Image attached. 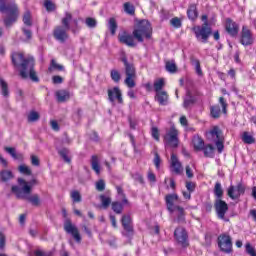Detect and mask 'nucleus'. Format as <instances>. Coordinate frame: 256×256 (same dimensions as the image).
I'll return each instance as SVG.
<instances>
[{
    "mask_svg": "<svg viewBox=\"0 0 256 256\" xmlns=\"http://www.w3.org/2000/svg\"><path fill=\"white\" fill-rule=\"evenodd\" d=\"M144 37L145 39H151V37H153V26H151L149 20H140L136 24L132 34L127 31L119 33L118 41L127 47H137L135 39L138 43H143V41H145Z\"/></svg>",
    "mask_w": 256,
    "mask_h": 256,
    "instance_id": "obj_1",
    "label": "nucleus"
},
{
    "mask_svg": "<svg viewBox=\"0 0 256 256\" xmlns=\"http://www.w3.org/2000/svg\"><path fill=\"white\" fill-rule=\"evenodd\" d=\"M73 21V27H71V22ZM62 25H57L54 27L52 35L56 41L59 43H66L69 40V31L74 35L79 33V20H73V14L71 12H65V16L61 19Z\"/></svg>",
    "mask_w": 256,
    "mask_h": 256,
    "instance_id": "obj_2",
    "label": "nucleus"
},
{
    "mask_svg": "<svg viewBox=\"0 0 256 256\" xmlns=\"http://www.w3.org/2000/svg\"><path fill=\"white\" fill-rule=\"evenodd\" d=\"M0 13L6 15L3 19L5 27H12L19 19V6L15 0H0Z\"/></svg>",
    "mask_w": 256,
    "mask_h": 256,
    "instance_id": "obj_3",
    "label": "nucleus"
},
{
    "mask_svg": "<svg viewBox=\"0 0 256 256\" xmlns=\"http://www.w3.org/2000/svg\"><path fill=\"white\" fill-rule=\"evenodd\" d=\"M17 185L11 187V192L16 196V199H27V195H31L34 185H38L37 179H32L29 182L23 178L17 179Z\"/></svg>",
    "mask_w": 256,
    "mask_h": 256,
    "instance_id": "obj_4",
    "label": "nucleus"
},
{
    "mask_svg": "<svg viewBox=\"0 0 256 256\" xmlns=\"http://www.w3.org/2000/svg\"><path fill=\"white\" fill-rule=\"evenodd\" d=\"M175 203H179V195H177V193L167 194L165 196V204L167 211H169V213H175V211H177V223H186L185 208L179 205H175Z\"/></svg>",
    "mask_w": 256,
    "mask_h": 256,
    "instance_id": "obj_5",
    "label": "nucleus"
},
{
    "mask_svg": "<svg viewBox=\"0 0 256 256\" xmlns=\"http://www.w3.org/2000/svg\"><path fill=\"white\" fill-rule=\"evenodd\" d=\"M120 61H122L124 65V73L126 76L124 83L128 89H133L137 85L135 82V79H137V69L135 68V64L129 62L125 53H123Z\"/></svg>",
    "mask_w": 256,
    "mask_h": 256,
    "instance_id": "obj_6",
    "label": "nucleus"
},
{
    "mask_svg": "<svg viewBox=\"0 0 256 256\" xmlns=\"http://www.w3.org/2000/svg\"><path fill=\"white\" fill-rule=\"evenodd\" d=\"M12 63L14 67H20V77L22 79H28L29 74H27V66L29 63L35 61L32 57L25 58L23 53L14 52L11 55Z\"/></svg>",
    "mask_w": 256,
    "mask_h": 256,
    "instance_id": "obj_7",
    "label": "nucleus"
},
{
    "mask_svg": "<svg viewBox=\"0 0 256 256\" xmlns=\"http://www.w3.org/2000/svg\"><path fill=\"white\" fill-rule=\"evenodd\" d=\"M206 138L215 143L218 153H223V149H225V137L223 136V130L219 126H213L212 129L207 131Z\"/></svg>",
    "mask_w": 256,
    "mask_h": 256,
    "instance_id": "obj_8",
    "label": "nucleus"
},
{
    "mask_svg": "<svg viewBox=\"0 0 256 256\" xmlns=\"http://www.w3.org/2000/svg\"><path fill=\"white\" fill-rule=\"evenodd\" d=\"M192 33H194L197 41L208 43L209 38L213 35V28L207 24L195 25L192 27Z\"/></svg>",
    "mask_w": 256,
    "mask_h": 256,
    "instance_id": "obj_9",
    "label": "nucleus"
},
{
    "mask_svg": "<svg viewBox=\"0 0 256 256\" xmlns=\"http://www.w3.org/2000/svg\"><path fill=\"white\" fill-rule=\"evenodd\" d=\"M219 250L226 255L233 253V238L229 233H222L217 238Z\"/></svg>",
    "mask_w": 256,
    "mask_h": 256,
    "instance_id": "obj_10",
    "label": "nucleus"
},
{
    "mask_svg": "<svg viewBox=\"0 0 256 256\" xmlns=\"http://www.w3.org/2000/svg\"><path fill=\"white\" fill-rule=\"evenodd\" d=\"M239 43L243 47H251L253 43H255V35H253V31L250 30L249 26L243 25L240 36H239Z\"/></svg>",
    "mask_w": 256,
    "mask_h": 256,
    "instance_id": "obj_11",
    "label": "nucleus"
},
{
    "mask_svg": "<svg viewBox=\"0 0 256 256\" xmlns=\"http://www.w3.org/2000/svg\"><path fill=\"white\" fill-rule=\"evenodd\" d=\"M174 239L183 249H187V247H189V233H187L185 227L178 226L174 230Z\"/></svg>",
    "mask_w": 256,
    "mask_h": 256,
    "instance_id": "obj_12",
    "label": "nucleus"
},
{
    "mask_svg": "<svg viewBox=\"0 0 256 256\" xmlns=\"http://www.w3.org/2000/svg\"><path fill=\"white\" fill-rule=\"evenodd\" d=\"M164 143L172 149L179 147V130L175 126H171L169 131L164 135Z\"/></svg>",
    "mask_w": 256,
    "mask_h": 256,
    "instance_id": "obj_13",
    "label": "nucleus"
},
{
    "mask_svg": "<svg viewBox=\"0 0 256 256\" xmlns=\"http://www.w3.org/2000/svg\"><path fill=\"white\" fill-rule=\"evenodd\" d=\"M120 223L122 225V228L124 229V232H122V235L124 237L131 238L133 237V235H135V227L133 226V218L131 217V215H122Z\"/></svg>",
    "mask_w": 256,
    "mask_h": 256,
    "instance_id": "obj_14",
    "label": "nucleus"
},
{
    "mask_svg": "<svg viewBox=\"0 0 256 256\" xmlns=\"http://www.w3.org/2000/svg\"><path fill=\"white\" fill-rule=\"evenodd\" d=\"M64 231L68 233V235H71L76 241V243H81L82 238H81V233L79 232V228L73 224L71 219H66L64 222Z\"/></svg>",
    "mask_w": 256,
    "mask_h": 256,
    "instance_id": "obj_15",
    "label": "nucleus"
},
{
    "mask_svg": "<svg viewBox=\"0 0 256 256\" xmlns=\"http://www.w3.org/2000/svg\"><path fill=\"white\" fill-rule=\"evenodd\" d=\"M224 29L229 37L235 38L239 36V23L235 22L232 18L225 19Z\"/></svg>",
    "mask_w": 256,
    "mask_h": 256,
    "instance_id": "obj_16",
    "label": "nucleus"
},
{
    "mask_svg": "<svg viewBox=\"0 0 256 256\" xmlns=\"http://www.w3.org/2000/svg\"><path fill=\"white\" fill-rule=\"evenodd\" d=\"M107 93H108L109 103H111L112 105H115V102L117 101L119 105H123L124 100H123V92L121 91V88H119L118 86H115L111 89H108Z\"/></svg>",
    "mask_w": 256,
    "mask_h": 256,
    "instance_id": "obj_17",
    "label": "nucleus"
},
{
    "mask_svg": "<svg viewBox=\"0 0 256 256\" xmlns=\"http://www.w3.org/2000/svg\"><path fill=\"white\" fill-rule=\"evenodd\" d=\"M214 209L218 219L225 220V215H227V211H229V204L223 199H215Z\"/></svg>",
    "mask_w": 256,
    "mask_h": 256,
    "instance_id": "obj_18",
    "label": "nucleus"
},
{
    "mask_svg": "<svg viewBox=\"0 0 256 256\" xmlns=\"http://www.w3.org/2000/svg\"><path fill=\"white\" fill-rule=\"evenodd\" d=\"M170 169L171 173H174V175H182L183 173V164H181L177 155L173 153L170 157Z\"/></svg>",
    "mask_w": 256,
    "mask_h": 256,
    "instance_id": "obj_19",
    "label": "nucleus"
},
{
    "mask_svg": "<svg viewBox=\"0 0 256 256\" xmlns=\"http://www.w3.org/2000/svg\"><path fill=\"white\" fill-rule=\"evenodd\" d=\"M227 194L230 199H239L241 195H245V186L242 183H238L236 186V191L235 186H230Z\"/></svg>",
    "mask_w": 256,
    "mask_h": 256,
    "instance_id": "obj_20",
    "label": "nucleus"
},
{
    "mask_svg": "<svg viewBox=\"0 0 256 256\" xmlns=\"http://www.w3.org/2000/svg\"><path fill=\"white\" fill-rule=\"evenodd\" d=\"M125 205L129 206V199L124 198L121 202L113 201L111 203V209L116 215H121L123 213V209H125Z\"/></svg>",
    "mask_w": 256,
    "mask_h": 256,
    "instance_id": "obj_21",
    "label": "nucleus"
},
{
    "mask_svg": "<svg viewBox=\"0 0 256 256\" xmlns=\"http://www.w3.org/2000/svg\"><path fill=\"white\" fill-rule=\"evenodd\" d=\"M186 13L190 21H197V19L199 18V10L197 9V4H189Z\"/></svg>",
    "mask_w": 256,
    "mask_h": 256,
    "instance_id": "obj_22",
    "label": "nucleus"
},
{
    "mask_svg": "<svg viewBox=\"0 0 256 256\" xmlns=\"http://www.w3.org/2000/svg\"><path fill=\"white\" fill-rule=\"evenodd\" d=\"M195 103H197V98L193 96L191 91H187L182 106L184 107V109H191V107H193Z\"/></svg>",
    "mask_w": 256,
    "mask_h": 256,
    "instance_id": "obj_23",
    "label": "nucleus"
},
{
    "mask_svg": "<svg viewBox=\"0 0 256 256\" xmlns=\"http://www.w3.org/2000/svg\"><path fill=\"white\" fill-rule=\"evenodd\" d=\"M192 145L194 147V151H203V148L205 147V140L198 134L194 135L192 138Z\"/></svg>",
    "mask_w": 256,
    "mask_h": 256,
    "instance_id": "obj_24",
    "label": "nucleus"
},
{
    "mask_svg": "<svg viewBox=\"0 0 256 256\" xmlns=\"http://www.w3.org/2000/svg\"><path fill=\"white\" fill-rule=\"evenodd\" d=\"M27 75H29L31 81H34V83H39V77L35 71V60L29 62V65L27 66Z\"/></svg>",
    "mask_w": 256,
    "mask_h": 256,
    "instance_id": "obj_25",
    "label": "nucleus"
},
{
    "mask_svg": "<svg viewBox=\"0 0 256 256\" xmlns=\"http://www.w3.org/2000/svg\"><path fill=\"white\" fill-rule=\"evenodd\" d=\"M56 98L58 103H65L71 99V93L68 90H58L56 92Z\"/></svg>",
    "mask_w": 256,
    "mask_h": 256,
    "instance_id": "obj_26",
    "label": "nucleus"
},
{
    "mask_svg": "<svg viewBox=\"0 0 256 256\" xmlns=\"http://www.w3.org/2000/svg\"><path fill=\"white\" fill-rule=\"evenodd\" d=\"M201 151H203L204 157L208 159H213V157H215V148L213 147V144H205Z\"/></svg>",
    "mask_w": 256,
    "mask_h": 256,
    "instance_id": "obj_27",
    "label": "nucleus"
},
{
    "mask_svg": "<svg viewBox=\"0 0 256 256\" xmlns=\"http://www.w3.org/2000/svg\"><path fill=\"white\" fill-rule=\"evenodd\" d=\"M156 101L159 105L165 106L169 101V95L165 91L156 92Z\"/></svg>",
    "mask_w": 256,
    "mask_h": 256,
    "instance_id": "obj_28",
    "label": "nucleus"
},
{
    "mask_svg": "<svg viewBox=\"0 0 256 256\" xmlns=\"http://www.w3.org/2000/svg\"><path fill=\"white\" fill-rule=\"evenodd\" d=\"M91 167L96 175H101V165H99V156L92 155L91 157Z\"/></svg>",
    "mask_w": 256,
    "mask_h": 256,
    "instance_id": "obj_29",
    "label": "nucleus"
},
{
    "mask_svg": "<svg viewBox=\"0 0 256 256\" xmlns=\"http://www.w3.org/2000/svg\"><path fill=\"white\" fill-rule=\"evenodd\" d=\"M6 153H9L11 157H13L16 161H23V154L22 153H17L15 151V148L13 147H5L4 148Z\"/></svg>",
    "mask_w": 256,
    "mask_h": 256,
    "instance_id": "obj_30",
    "label": "nucleus"
},
{
    "mask_svg": "<svg viewBox=\"0 0 256 256\" xmlns=\"http://www.w3.org/2000/svg\"><path fill=\"white\" fill-rule=\"evenodd\" d=\"M17 199H26V201H29L34 207H39L41 205V198L38 194H34L32 196H27L26 198H17Z\"/></svg>",
    "mask_w": 256,
    "mask_h": 256,
    "instance_id": "obj_31",
    "label": "nucleus"
},
{
    "mask_svg": "<svg viewBox=\"0 0 256 256\" xmlns=\"http://www.w3.org/2000/svg\"><path fill=\"white\" fill-rule=\"evenodd\" d=\"M15 177L11 170H2L0 171V180L2 183H7V181H11Z\"/></svg>",
    "mask_w": 256,
    "mask_h": 256,
    "instance_id": "obj_32",
    "label": "nucleus"
},
{
    "mask_svg": "<svg viewBox=\"0 0 256 256\" xmlns=\"http://www.w3.org/2000/svg\"><path fill=\"white\" fill-rule=\"evenodd\" d=\"M100 201L102 209H109V207H111V204L113 203L111 197L106 196L104 194L100 195Z\"/></svg>",
    "mask_w": 256,
    "mask_h": 256,
    "instance_id": "obj_33",
    "label": "nucleus"
},
{
    "mask_svg": "<svg viewBox=\"0 0 256 256\" xmlns=\"http://www.w3.org/2000/svg\"><path fill=\"white\" fill-rule=\"evenodd\" d=\"M39 119H41V115L35 110H31L27 115L28 123H36Z\"/></svg>",
    "mask_w": 256,
    "mask_h": 256,
    "instance_id": "obj_34",
    "label": "nucleus"
},
{
    "mask_svg": "<svg viewBox=\"0 0 256 256\" xmlns=\"http://www.w3.org/2000/svg\"><path fill=\"white\" fill-rule=\"evenodd\" d=\"M165 69L168 73L175 74L177 73V64H175V60H168L165 63Z\"/></svg>",
    "mask_w": 256,
    "mask_h": 256,
    "instance_id": "obj_35",
    "label": "nucleus"
},
{
    "mask_svg": "<svg viewBox=\"0 0 256 256\" xmlns=\"http://www.w3.org/2000/svg\"><path fill=\"white\" fill-rule=\"evenodd\" d=\"M210 115L212 119H219L221 117V106L213 105L210 107Z\"/></svg>",
    "mask_w": 256,
    "mask_h": 256,
    "instance_id": "obj_36",
    "label": "nucleus"
},
{
    "mask_svg": "<svg viewBox=\"0 0 256 256\" xmlns=\"http://www.w3.org/2000/svg\"><path fill=\"white\" fill-rule=\"evenodd\" d=\"M118 27L119 26L117 25V19H115L114 17L110 18L108 21V29L111 35H115V33H117Z\"/></svg>",
    "mask_w": 256,
    "mask_h": 256,
    "instance_id": "obj_37",
    "label": "nucleus"
},
{
    "mask_svg": "<svg viewBox=\"0 0 256 256\" xmlns=\"http://www.w3.org/2000/svg\"><path fill=\"white\" fill-rule=\"evenodd\" d=\"M70 199H72L73 203H81V201H83V196H81L79 190H72L70 192Z\"/></svg>",
    "mask_w": 256,
    "mask_h": 256,
    "instance_id": "obj_38",
    "label": "nucleus"
},
{
    "mask_svg": "<svg viewBox=\"0 0 256 256\" xmlns=\"http://www.w3.org/2000/svg\"><path fill=\"white\" fill-rule=\"evenodd\" d=\"M0 88H1V94L3 97H9V84L0 77Z\"/></svg>",
    "mask_w": 256,
    "mask_h": 256,
    "instance_id": "obj_39",
    "label": "nucleus"
},
{
    "mask_svg": "<svg viewBox=\"0 0 256 256\" xmlns=\"http://www.w3.org/2000/svg\"><path fill=\"white\" fill-rule=\"evenodd\" d=\"M22 21L26 27H31L33 25V20L31 19V11L27 10L24 12Z\"/></svg>",
    "mask_w": 256,
    "mask_h": 256,
    "instance_id": "obj_40",
    "label": "nucleus"
},
{
    "mask_svg": "<svg viewBox=\"0 0 256 256\" xmlns=\"http://www.w3.org/2000/svg\"><path fill=\"white\" fill-rule=\"evenodd\" d=\"M124 11L127 15L134 16L135 15V6L131 4V2H125L123 4Z\"/></svg>",
    "mask_w": 256,
    "mask_h": 256,
    "instance_id": "obj_41",
    "label": "nucleus"
},
{
    "mask_svg": "<svg viewBox=\"0 0 256 256\" xmlns=\"http://www.w3.org/2000/svg\"><path fill=\"white\" fill-rule=\"evenodd\" d=\"M214 195L216 199H223V187L220 182H216L214 186Z\"/></svg>",
    "mask_w": 256,
    "mask_h": 256,
    "instance_id": "obj_42",
    "label": "nucleus"
},
{
    "mask_svg": "<svg viewBox=\"0 0 256 256\" xmlns=\"http://www.w3.org/2000/svg\"><path fill=\"white\" fill-rule=\"evenodd\" d=\"M58 155H60V157H62V159L65 161V163H68V164L71 163V159L69 157V149L62 148L61 150L58 151Z\"/></svg>",
    "mask_w": 256,
    "mask_h": 256,
    "instance_id": "obj_43",
    "label": "nucleus"
},
{
    "mask_svg": "<svg viewBox=\"0 0 256 256\" xmlns=\"http://www.w3.org/2000/svg\"><path fill=\"white\" fill-rule=\"evenodd\" d=\"M242 141L246 143V145H253L255 143V138L249 134V132H243Z\"/></svg>",
    "mask_w": 256,
    "mask_h": 256,
    "instance_id": "obj_44",
    "label": "nucleus"
},
{
    "mask_svg": "<svg viewBox=\"0 0 256 256\" xmlns=\"http://www.w3.org/2000/svg\"><path fill=\"white\" fill-rule=\"evenodd\" d=\"M110 77L114 83H119L121 81V72L117 69H112L110 71Z\"/></svg>",
    "mask_w": 256,
    "mask_h": 256,
    "instance_id": "obj_45",
    "label": "nucleus"
},
{
    "mask_svg": "<svg viewBox=\"0 0 256 256\" xmlns=\"http://www.w3.org/2000/svg\"><path fill=\"white\" fill-rule=\"evenodd\" d=\"M163 87H165V80L163 78H160L154 82V91H156V93H160Z\"/></svg>",
    "mask_w": 256,
    "mask_h": 256,
    "instance_id": "obj_46",
    "label": "nucleus"
},
{
    "mask_svg": "<svg viewBox=\"0 0 256 256\" xmlns=\"http://www.w3.org/2000/svg\"><path fill=\"white\" fill-rule=\"evenodd\" d=\"M53 69H56V71H65V67H63V65L61 64H57V62L55 61V59L51 60V64L50 67L48 68V71H53Z\"/></svg>",
    "mask_w": 256,
    "mask_h": 256,
    "instance_id": "obj_47",
    "label": "nucleus"
},
{
    "mask_svg": "<svg viewBox=\"0 0 256 256\" xmlns=\"http://www.w3.org/2000/svg\"><path fill=\"white\" fill-rule=\"evenodd\" d=\"M170 25L175 29H181L183 27V23L179 17H174L170 20Z\"/></svg>",
    "mask_w": 256,
    "mask_h": 256,
    "instance_id": "obj_48",
    "label": "nucleus"
},
{
    "mask_svg": "<svg viewBox=\"0 0 256 256\" xmlns=\"http://www.w3.org/2000/svg\"><path fill=\"white\" fill-rule=\"evenodd\" d=\"M18 170L20 171V173H22V175H32L33 172L31 171V168H29L27 165L22 164L18 167Z\"/></svg>",
    "mask_w": 256,
    "mask_h": 256,
    "instance_id": "obj_49",
    "label": "nucleus"
},
{
    "mask_svg": "<svg viewBox=\"0 0 256 256\" xmlns=\"http://www.w3.org/2000/svg\"><path fill=\"white\" fill-rule=\"evenodd\" d=\"M85 24L90 29H95V27H97V20L93 17H87L85 20Z\"/></svg>",
    "mask_w": 256,
    "mask_h": 256,
    "instance_id": "obj_50",
    "label": "nucleus"
},
{
    "mask_svg": "<svg viewBox=\"0 0 256 256\" xmlns=\"http://www.w3.org/2000/svg\"><path fill=\"white\" fill-rule=\"evenodd\" d=\"M44 7H45L46 11H48V12L55 11V9H56L55 4L51 0H45Z\"/></svg>",
    "mask_w": 256,
    "mask_h": 256,
    "instance_id": "obj_51",
    "label": "nucleus"
},
{
    "mask_svg": "<svg viewBox=\"0 0 256 256\" xmlns=\"http://www.w3.org/2000/svg\"><path fill=\"white\" fill-rule=\"evenodd\" d=\"M153 163H154L156 169H161V156H159L158 152L154 153Z\"/></svg>",
    "mask_w": 256,
    "mask_h": 256,
    "instance_id": "obj_52",
    "label": "nucleus"
},
{
    "mask_svg": "<svg viewBox=\"0 0 256 256\" xmlns=\"http://www.w3.org/2000/svg\"><path fill=\"white\" fill-rule=\"evenodd\" d=\"M246 253L250 256H256V251L253 246H251V243H246L245 245Z\"/></svg>",
    "mask_w": 256,
    "mask_h": 256,
    "instance_id": "obj_53",
    "label": "nucleus"
},
{
    "mask_svg": "<svg viewBox=\"0 0 256 256\" xmlns=\"http://www.w3.org/2000/svg\"><path fill=\"white\" fill-rule=\"evenodd\" d=\"M219 103L222 107V113H224V115H227V107H228V104H227V101L225 100L224 97H220L219 98Z\"/></svg>",
    "mask_w": 256,
    "mask_h": 256,
    "instance_id": "obj_54",
    "label": "nucleus"
},
{
    "mask_svg": "<svg viewBox=\"0 0 256 256\" xmlns=\"http://www.w3.org/2000/svg\"><path fill=\"white\" fill-rule=\"evenodd\" d=\"M5 245H7V239L5 238V234H3V232H0V251H3V249H5Z\"/></svg>",
    "mask_w": 256,
    "mask_h": 256,
    "instance_id": "obj_55",
    "label": "nucleus"
},
{
    "mask_svg": "<svg viewBox=\"0 0 256 256\" xmlns=\"http://www.w3.org/2000/svg\"><path fill=\"white\" fill-rule=\"evenodd\" d=\"M132 179H134V181H138V183H141V185L145 183V179L143 178V175L139 173L132 174Z\"/></svg>",
    "mask_w": 256,
    "mask_h": 256,
    "instance_id": "obj_56",
    "label": "nucleus"
},
{
    "mask_svg": "<svg viewBox=\"0 0 256 256\" xmlns=\"http://www.w3.org/2000/svg\"><path fill=\"white\" fill-rule=\"evenodd\" d=\"M97 191H105V180L100 179L96 182Z\"/></svg>",
    "mask_w": 256,
    "mask_h": 256,
    "instance_id": "obj_57",
    "label": "nucleus"
},
{
    "mask_svg": "<svg viewBox=\"0 0 256 256\" xmlns=\"http://www.w3.org/2000/svg\"><path fill=\"white\" fill-rule=\"evenodd\" d=\"M197 185L192 181H186V189L187 191H190V193H193L195 191V188Z\"/></svg>",
    "mask_w": 256,
    "mask_h": 256,
    "instance_id": "obj_58",
    "label": "nucleus"
},
{
    "mask_svg": "<svg viewBox=\"0 0 256 256\" xmlns=\"http://www.w3.org/2000/svg\"><path fill=\"white\" fill-rule=\"evenodd\" d=\"M23 35H25L27 41L33 38V32L30 29L22 28Z\"/></svg>",
    "mask_w": 256,
    "mask_h": 256,
    "instance_id": "obj_59",
    "label": "nucleus"
},
{
    "mask_svg": "<svg viewBox=\"0 0 256 256\" xmlns=\"http://www.w3.org/2000/svg\"><path fill=\"white\" fill-rule=\"evenodd\" d=\"M151 135L153 137V139H155V141H159V128L158 127H153L152 130H151Z\"/></svg>",
    "mask_w": 256,
    "mask_h": 256,
    "instance_id": "obj_60",
    "label": "nucleus"
},
{
    "mask_svg": "<svg viewBox=\"0 0 256 256\" xmlns=\"http://www.w3.org/2000/svg\"><path fill=\"white\" fill-rule=\"evenodd\" d=\"M194 65L197 75H203V70H201V62L197 59L194 60Z\"/></svg>",
    "mask_w": 256,
    "mask_h": 256,
    "instance_id": "obj_61",
    "label": "nucleus"
},
{
    "mask_svg": "<svg viewBox=\"0 0 256 256\" xmlns=\"http://www.w3.org/2000/svg\"><path fill=\"white\" fill-rule=\"evenodd\" d=\"M31 163L34 167H39V165H41V161L39 160V157L35 155L31 156Z\"/></svg>",
    "mask_w": 256,
    "mask_h": 256,
    "instance_id": "obj_62",
    "label": "nucleus"
},
{
    "mask_svg": "<svg viewBox=\"0 0 256 256\" xmlns=\"http://www.w3.org/2000/svg\"><path fill=\"white\" fill-rule=\"evenodd\" d=\"M52 82L54 83V85H61V83H63V77L59 75L53 76Z\"/></svg>",
    "mask_w": 256,
    "mask_h": 256,
    "instance_id": "obj_63",
    "label": "nucleus"
},
{
    "mask_svg": "<svg viewBox=\"0 0 256 256\" xmlns=\"http://www.w3.org/2000/svg\"><path fill=\"white\" fill-rule=\"evenodd\" d=\"M50 125H51L53 131H59L60 128H59V123L57 122V120H52L50 122Z\"/></svg>",
    "mask_w": 256,
    "mask_h": 256,
    "instance_id": "obj_64",
    "label": "nucleus"
}]
</instances>
